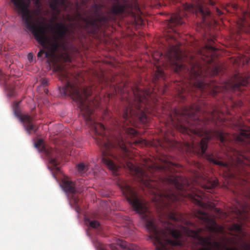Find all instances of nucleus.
<instances>
[{
  "label": "nucleus",
  "mask_w": 250,
  "mask_h": 250,
  "mask_svg": "<svg viewBox=\"0 0 250 250\" xmlns=\"http://www.w3.org/2000/svg\"><path fill=\"white\" fill-rule=\"evenodd\" d=\"M208 228L210 230L217 232H221L223 230L222 227L218 226L213 221L208 222Z\"/></svg>",
  "instance_id": "nucleus-8"
},
{
  "label": "nucleus",
  "mask_w": 250,
  "mask_h": 250,
  "mask_svg": "<svg viewBox=\"0 0 250 250\" xmlns=\"http://www.w3.org/2000/svg\"><path fill=\"white\" fill-rule=\"evenodd\" d=\"M162 196L161 195H160L159 194H157V195H155V197L152 198V200L154 201H157L159 200H161L162 199Z\"/></svg>",
  "instance_id": "nucleus-26"
},
{
  "label": "nucleus",
  "mask_w": 250,
  "mask_h": 250,
  "mask_svg": "<svg viewBox=\"0 0 250 250\" xmlns=\"http://www.w3.org/2000/svg\"><path fill=\"white\" fill-rule=\"evenodd\" d=\"M77 167L78 170L82 173H83L85 171L87 170V167H86L83 164H80L78 165L77 166Z\"/></svg>",
  "instance_id": "nucleus-16"
},
{
  "label": "nucleus",
  "mask_w": 250,
  "mask_h": 250,
  "mask_svg": "<svg viewBox=\"0 0 250 250\" xmlns=\"http://www.w3.org/2000/svg\"><path fill=\"white\" fill-rule=\"evenodd\" d=\"M212 161L214 164H215L219 165V166H227L226 164H224V163H223L222 162H221L220 161L212 160Z\"/></svg>",
  "instance_id": "nucleus-24"
},
{
  "label": "nucleus",
  "mask_w": 250,
  "mask_h": 250,
  "mask_svg": "<svg viewBox=\"0 0 250 250\" xmlns=\"http://www.w3.org/2000/svg\"><path fill=\"white\" fill-rule=\"evenodd\" d=\"M207 49L208 50H213V49H214V48H213L212 47H210V46L207 47Z\"/></svg>",
  "instance_id": "nucleus-35"
},
{
  "label": "nucleus",
  "mask_w": 250,
  "mask_h": 250,
  "mask_svg": "<svg viewBox=\"0 0 250 250\" xmlns=\"http://www.w3.org/2000/svg\"><path fill=\"white\" fill-rule=\"evenodd\" d=\"M63 183L66 187L68 186V189H71V188L72 187V183L71 181L68 179H64Z\"/></svg>",
  "instance_id": "nucleus-18"
},
{
  "label": "nucleus",
  "mask_w": 250,
  "mask_h": 250,
  "mask_svg": "<svg viewBox=\"0 0 250 250\" xmlns=\"http://www.w3.org/2000/svg\"><path fill=\"white\" fill-rule=\"evenodd\" d=\"M89 224L91 226V227H92L93 228H95L98 227L99 225V222L97 221H94L90 222L89 223Z\"/></svg>",
  "instance_id": "nucleus-23"
},
{
  "label": "nucleus",
  "mask_w": 250,
  "mask_h": 250,
  "mask_svg": "<svg viewBox=\"0 0 250 250\" xmlns=\"http://www.w3.org/2000/svg\"><path fill=\"white\" fill-rule=\"evenodd\" d=\"M207 141L206 138L203 139L200 143V148L202 153H204L207 148Z\"/></svg>",
  "instance_id": "nucleus-13"
},
{
  "label": "nucleus",
  "mask_w": 250,
  "mask_h": 250,
  "mask_svg": "<svg viewBox=\"0 0 250 250\" xmlns=\"http://www.w3.org/2000/svg\"><path fill=\"white\" fill-rule=\"evenodd\" d=\"M42 140H39L37 143L35 144V146L36 147H40L42 144Z\"/></svg>",
  "instance_id": "nucleus-27"
},
{
  "label": "nucleus",
  "mask_w": 250,
  "mask_h": 250,
  "mask_svg": "<svg viewBox=\"0 0 250 250\" xmlns=\"http://www.w3.org/2000/svg\"><path fill=\"white\" fill-rule=\"evenodd\" d=\"M245 250H250V246H247L245 248Z\"/></svg>",
  "instance_id": "nucleus-37"
},
{
  "label": "nucleus",
  "mask_w": 250,
  "mask_h": 250,
  "mask_svg": "<svg viewBox=\"0 0 250 250\" xmlns=\"http://www.w3.org/2000/svg\"><path fill=\"white\" fill-rule=\"evenodd\" d=\"M24 21L27 28L34 34L37 41L46 49V57L54 56V51L62 42L67 29L62 23L53 27L47 25L45 20L39 18L38 11H30L28 6L30 0H11Z\"/></svg>",
  "instance_id": "nucleus-2"
},
{
  "label": "nucleus",
  "mask_w": 250,
  "mask_h": 250,
  "mask_svg": "<svg viewBox=\"0 0 250 250\" xmlns=\"http://www.w3.org/2000/svg\"><path fill=\"white\" fill-rule=\"evenodd\" d=\"M121 147L123 149H125V147L123 146V145H122V146L121 145Z\"/></svg>",
  "instance_id": "nucleus-40"
},
{
  "label": "nucleus",
  "mask_w": 250,
  "mask_h": 250,
  "mask_svg": "<svg viewBox=\"0 0 250 250\" xmlns=\"http://www.w3.org/2000/svg\"><path fill=\"white\" fill-rule=\"evenodd\" d=\"M237 139L239 141H243V139L241 138V137H238Z\"/></svg>",
  "instance_id": "nucleus-39"
},
{
  "label": "nucleus",
  "mask_w": 250,
  "mask_h": 250,
  "mask_svg": "<svg viewBox=\"0 0 250 250\" xmlns=\"http://www.w3.org/2000/svg\"><path fill=\"white\" fill-rule=\"evenodd\" d=\"M217 182L216 180H212L211 181L209 180L208 182L207 185H203V187L205 188H211L215 187L217 185Z\"/></svg>",
  "instance_id": "nucleus-11"
},
{
  "label": "nucleus",
  "mask_w": 250,
  "mask_h": 250,
  "mask_svg": "<svg viewBox=\"0 0 250 250\" xmlns=\"http://www.w3.org/2000/svg\"><path fill=\"white\" fill-rule=\"evenodd\" d=\"M219 139L221 141V142H223L224 141V140H225V138H224V135L223 133H220L219 134Z\"/></svg>",
  "instance_id": "nucleus-30"
},
{
  "label": "nucleus",
  "mask_w": 250,
  "mask_h": 250,
  "mask_svg": "<svg viewBox=\"0 0 250 250\" xmlns=\"http://www.w3.org/2000/svg\"><path fill=\"white\" fill-rule=\"evenodd\" d=\"M80 91H82V92L85 91V94H86L85 98L87 97V95H89V94H90V93H89V92H87V91H87V89H86V90H84V89L83 90H80Z\"/></svg>",
  "instance_id": "nucleus-33"
},
{
  "label": "nucleus",
  "mask_w": 250,
  "mask_h": 250,
  "mask_svg": "<svg viewBox=\"0 0 250 250\" xmlns=\"http://www.w3.org/2000/svg\"><path fill=\"white\" fill-rule=\"evenodd\" d=\"M166 197L168 198L171 201L176 200V197L174 195H167Z\"/></svg>",
  "instance_id": "nucleus-28"
},
{
  "label": "nucleus",
  "mask_w": 250,
  "mask_h": 250,
  "mask_svg": "<svg viewBox=\"0 0 250 250\" xmlns=\"http://www.w3.org/2000/svg\"><path fill=\"white\" fill-rule=\"evenodd\" d=\"M191 73L192 74H194L195 76H197L199 75V73H196V68H192L191 70Z\"/></svg>",
  "instance_id": "nucleus-29"
},
{
  "label": "nucleus",
  "mask_w": 250,
  "mask_h": 250,
  "mask_svg": "<svg viewBox=\"0 0 250 250\" xmlns=\"http://www.w3.org/2000/svg\"><path fill=\"white\" fill-rule=\"evenodd\" d=\"M122 189L123 194L125 195L127 200L135 211L139 213H143L146 210V206L137 199L135 193L129 186L126 184H124L122 187Z\"/></svg>",
  "instance_id": "nucleus-3"
},
{
  "label": "nucleus",
  "mask_w": 250,
  "mask_h": 250,
  "mask_svg": "<svg viewBox=\"0 0 250 250\" xmlns=\"http://www.w3.org/2000/svg\"><path fill=\"white\" fill-rule=\"evenodd\" d=\"M22 120L24 122H27L29 124V125L26 126V129L28 132H29L30 130L33 129V125L30 124V117L28 115H23L22 117Z\"/></svg>",
  "instance_id": "nucleus-10"
},
{
  "label": "nucleus",
  "mask_w": 250,
  "mask_h": 250,
  "mask_svg": "<svg viewBox=\"0 0 250 250\" xmlns=\"http://www.w3.org/2000/svg\"><path fill=\"white\" fill-rule=\"evenodd\" d=\"M117 243L118 245H120L122 247H124L125 246L124 242L120 240H118Z\"/></svg>",
  "instance_id": "nucleus-31"
},
{
  "label": "nucleus",
  "mask_w": 250,
  "mask_h": 250,
  "mask_svg": "<svg viewBox=\"0 0 250 250\" xmlns=\"http://www.w3.org/2000/svg\"><path fill=\"white\" fill-rule=\"evenodd\" d=\"M43 52L42 51H41L40 52H39L38 53V55H39L41 53H42Z\"/></svg>",
  "instance_id": "nucleus-41"
},
{
  "label": "nucleus",
  "mask_w": 250,
  "mask_h": 250,
  "mask_svg": "<svg viewBox=\"0 0 250 250\" xmlns=\"http://www.w3.org/2000/svg\"><path fill=\"white\" fill-rule=\"evenodd\" d=\"M126 165L127 167L130 170L133 171L135 174L138 176H144V172L141 168L134 166L130 162L127 163Z\"/></svg>",
  "instance_id": "nucleus-7"
},
{
  "label": "nucleus",
  "mask_w": 250,
  "mask_h": 250,
  "mask_svg": "<svg viewBox=\"0 0 250 250\" xmlns=\"http://www.w3.org/2000/svg\"><path fill=\"white\" fill-rule=\"evenodd\" d=\"M129 133L131 134H133V135H134L136 133V131L135 130H134V129H131L129 131Z\"/></svg>",
  "instance_id": "nucleus-32"
},
{
  "label": "nucleus",
  "mask_w": 250,
  "mask_h": 250,
  "mask_svg": "<svg viewBox=\"0 0 250 250\" xmlns=\"http://www.w3.org/2000/svg\"><path fill=\"white\" fill-rule=\"evenodd\" d=\"M178 49L175 47H172L169 52V56L170 57L175 56L177 57L178 54Z\"/></svg>",
  "instance_id": "nucleus-15"
},
{
  "label": "nucleus",
  "mask_w": 250,
  "mask_h": 250,
  "mask_svg": "<svg viewBox=\"0 0 250 250\" xmlns=\"http://www.w3.org/2000/svg\"><path fill=\"white\" fill-rule=\"evenodd\" d=\"M128 113H129L131 116L134 115V113L130 109H127L123 115L124 118H127L128 117L129 115H128Z\"/></svg>",
  "instance_id": "nucleus-20"
},
{
  "label": "nucleus",
  "mask_w": 250,
  "mask_h": 250,
  "mask_svg": "<svg viewBox=\"0 0 250 250\" xmlns=\"http://www.w3.org/2000/svg\"><path fill=\"white\" fill-rule=\"evenodd\" d=\"M102 162L107 166L108 168L112 171L114 174H116L118 167L115 165L112 161L109 154L107 152H103L102 154Z\"/></svg>",
  "instance_id": "nucleus-4"
},
{
  "label": "nucleus",
  "mask_w": 250,
  "mask_h": 250,
  "mask_svg": "<svg viewBox=\"0 0 250 250\" xmlns=\"http://www.w3.org/2000/svg\"><path fill=\"white\" fill-rule=\"evenodd\" d=\"M196 216L202 220H204L205 221H207L208 220V215L201 211L197 212Z\"/></svg>",
  "instance_id": "nucleus-14"
},
{
  "label": "nucleus",
  "mask_w": 250,
  "mask_h": 250,
  "mask_svg": "<svg viewBox=\"0 0 250 250\" xmlns=\"http://www.w3.org/2000/svg\"><path fill=\"white\" fill-rule=\"evenodd\" d=\"M96 131L98 133H101L100 130L104 129V126L103 125L99 124L95 127Z\"/></svg>",
  "instance_id": "nucleus-21"
},
{
  "label": "nucleus",
  "mask_w": 250,
  "mask_h": 250,
  "mask_svg": "<svg viewBox=\"0 0 250 250\" xmlns=\"http://www.w3.org/2000/svg\"><path fill=\"white\" fill-rule=\"evenodd\" d=\"M137 116L141 122H145L146 121V116L144 113L140 112L138 114Z\"/></svg>",
  "instance_id": "nucleus-17"
},
{
  "label": "nucleus",
  "mask_w": 250,
  "mask_h": 250,
  "mask_svg": "<svg viewBox=\"0 0 250 250\" xmlns=\"http://www.w3.org/2000/svg\"><path fill=\"white\" fill-rule=\"evenodd\" d=\"M190 197L195 203L200 205H202L206 201V196L199 190L190 195Z\"/></svg>",
  "instance_id": "nucleus-5"
},
{
  "label": "nucleus",
  "mask_w": 250,
  "mask_h": 250,
  "mask_svg": "<svg viewBox=\"0 0 250 250\" xmlns=\"http://www.w3.org/2000/svg\"><path fill=\"white\" fill-rule=\"evenodd\" d=\"M156 68H157V71L156 72V78H159V77H160L162 74V70L160 69V68H158L157 67V66H156Z\"/></svg>",
  "instance_id": "nucleus-25"
},
{
  "label": "nucleus",
  "mask_w": 250,
  "mask_h": 250,
  "mask_svg": "<svg viewBox=\"0 0 250 250\" xmlns=\"http://www.w3.org/2000/svg\"><path fill=\"white\" fill-rule=\"evenodd\" d=\"M240 84H242V85H245V83H240Z\"/></svg>",
  "instance_id": "nucleus-42"
},
{
  "label": "nucleus",
  "mask_w": 250,
  "mask_h": 250,
  "mask_svg": "<svg viewBox=\"0 0 250 250\" xmlns=\"http://www.w3.org/2000/svg\"><path fill=\"white\" fill-rule=\"evenodd\" d=\"M143 183V184L146 187H149L150 186V184L148 182H142Z\"/></svg>",
  "instance_id": "nucleus-34"
},
{
  "label": "nucleus",
  "mask_w": 250,
  "mask_h": 250,
  "mask_svg": "<svg viewBox=\"0 0 250 250\" xmlns=\"http://www.w3.org/2000/svg\"><path fill=\"white\" fill-rule=\"evenodd\" d=\"M170 22L175 24L180 23V17L177 14H173L170 19Z\"/></svg>",
  "instance_id": "nucleus-12"
},
{
  "label": "nucleus",
  "mask_w": 250,
  "mask_h": 250,
  "mask_svg": "<svg viewBox=\"0 0 250 250\" xmlns=\"http://www.w3.org/2000/svg\"><path fill=\"white\" fill-rule=\"evenodd\" d=\"M241 135L245 137L250 138V128L248 130L242 131Z\"/></svg>",
  "instance_id": "nucleus-19"
},
{
  "label": "nucleus",
  "mask_w": 250,
  "mask_h": 250,
  "mask_svg": "<svg viewBox=\"0 0 250 250\" xmlns=\"http://www.w3.org/2000/svg\"><path fill=\"white\" fill-rule=\"evenodd\" d=\"M229 229L232 233H235L237 235H240L242 232L241 227L237 224L233 225Z\"/></svg>",
  "instance_id": "nucleus-9"
},
{
  "label": "nucleus",
  "mask_w": 250,
  "mask_h": 250,
  "mask_svg": "<svg viewBox=\"0 0 250 250\" xmlns=\"http://www.w3.org/2000/svg\"><path fill=\"white\" fill-rule=\"evenodd\" d=\"M179 129L180 130V131H182L183 132H184L186 129L185 128H181V129Z\"/></svg>",
  "instance_id": "nucleus-38"
},
{
  "label": "nucleus",
  "mask_w": 250,
  "mask_h": 250,
  "mask_svg": "<svg viewBox=\"0 0 250 250\" xmlns=\"http://www.w3.org/2000/svg\"><path fill=\"white\" fill-rule=\"evenodd\" d=\"M165 231H158L152 221H149L146 227L152 232L153 242L156 250H238L229 245L235 243L234 239H224L218 244L211 238H203L198 231L185 228L180 232L172 229V225L167 224Z\"/></svg>",
  "instance_id": "nucleus-1"
},
{
  "label": "nucleus",
  "mask_w": 250,
  "mask_h": 250,
  "mask_svg": "<svg viewBox=\"0 0 250 250\" xmlns=\"http://www.w3.org/2000/svg\"><path fill=\"white\" fill-rule=\"evenodd\" d=\"M86 94L85 91H80V90L74 89L72 95L73 99L80 103L83 104L85 99Z\"/></svg>",
  "instance_id": "nucleus-6"
},
{
  "label": "nucleus",
  "mask_w": 250,
  "mask_h": 250,
  "mask_svg": "<svg viewBox=\"0 0 250 250\" xmlns=\"http://www.w3.org/2000/svg\"><path fill=\"white\" fill-rule=\"evenodd\" d=\"M175 64L176 65V70L177 71L179 70H180V66H179V67H178L179 66H178V65L177 64Z\"/></svg>",
  "instance_id": "nucleus-36"
},
{
  "label": "nucleus",
  "mask_w": 250,
  "mask_h": 250,
  "mask_svg": "<svg viewBox=\"0 0 250 250\" xmlns=\"http://www.w3.org/2000/svg\"><path fill=\"white\" fill-rule=\"evenodd\" d=\"M198 10L202 13L204 14H206V15H207V14H209V11L208 9H205L204 10L203 9V8L201 6H199V7H198Z\"/></svg>",
  "instance_id": "nucleus-22"
}]
</instances>
